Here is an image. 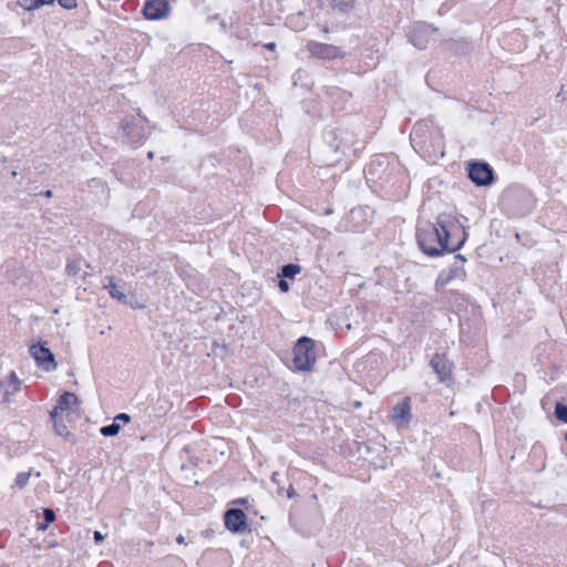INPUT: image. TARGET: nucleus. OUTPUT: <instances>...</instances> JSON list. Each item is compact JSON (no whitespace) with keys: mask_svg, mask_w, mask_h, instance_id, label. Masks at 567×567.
<instances>
[{"mask_svg":"<svg viewBox=\"0 0 567 567\" xmlns=\"http://www.w3.org/2000/svg\"><path fill=\"white\" fill-rule=\"evenodd\" d=\"M467 234L458 218L450 213H441L435 223H426L416 228V240L421 250L436 257L443 252H454L464 245Z\"/></svg>","mask_w":567,"mask_h":567,"instance_id":"1","label":"nucleus"},{"mask_svg":"<svg viewBox=\"0 0 567 567\" xmlns=\"http://www.w3.org/2000/svg\"><path fill=\"white\" fill-rule=\"evenodd\" d=\"M365 175L369 179L380 181L389 190L395 193L403 192L408 184V174L404 166L398 161H390L386 156L373 158L365 168Z\"/></svg>","mask_w":567,"mask_h":567,"instance_id":"2","label":"nucleus"},{"mask_svg":"<svg viewBox=\"0 0 567 567\" xmlns=\"http://www.w3.org/2000/svg\"><path fill=\"white\" fill-rule=\"evenodd\" d=\"M534 205L533 194L520 186L506 189L501 199L502 209L511 218H520L528 215Z\"/></svg>","mask_w":567,"mask_h":567,"instance_id":"3","label":"nucleus"},{"mask_svg":"<svg viewBox=\"0 0 567 567\" xmlns=\"http://www.w3.org/2000/svg\"><path fill=\"white\" fill-rule=\"evenodd\" d=\"M121 136L132 146L144 143L147 138V120L140 113L126 115L121 123Z\"/></svg>","mask_w":567,"mask_h":567,"instance_id":"4","label":"nucleus"},{"mask_svg":"<svg viewBox=\"0 0 567 567\" xmlns=\"http://www.w3.org/2000/svg\"><path fill=\"white\" fill-rule=\"evenodd\" d=\"M315 341L308 337H301L293 347V365L299 371H309L316 362Z\"/></svg>","mask_w":567,"mask_h":567,"instance_id":"5","label":"nucleus"},{"mask_svg":"<svg viewBox=\"0 0 567 567\" xmlns=\"http://www.w3.org/2000/svg\"><path fill=\"white\" fill-rule=\"evenodd\" d=\"M306 48L311 56L323 61H331L346 56V52L333 44L311 40L307 43Z\"/></svg>","mask_w":567,"mask_h":567,"instance_id":"6","label":"nucleus"},{"mask_svg":"<svg viewBox=\"0 0 567 567\" xmlns=\"http://www.w3.org/2000/svg\"><path fill=\"white\" fill-rule=\"evenodd\" d=\"M468 177L477 186H487L494 181V172L487 163L474 162L470 164Z\"/></svg>","mask_w":567,"mask_h":567,"instance_id":"7","label":"nucleus"},{"mask_svg":"<svg viewBox=\"0 0 567 567\" xmlns=\"http://www.w3.org/2000/svg\"><path fill=\"white\" fill-rule=\"evenodd\" d=\"M29 352L39 367L45 371H52L56 368L54 355L44 343H34L30 347Z\"/></svg>","mask_w":567,"mask_h":567,"instance_id":"8","label":"nucleus"},{"mask_svg":"<svg viewBox=\"0 0 567 567\" xmlns=\"http://www.w3.org/2000/svg\"><path fill=\"white\" fill-rule=\"evenodd\" d=\"M225 526L233 533H244L247 525V516L243 509L230 508L225 513Z\"/></svg>","mask_w":567,"mask_h":567,"instance_id":"9","label":"nucleus"},{"mask_svg":"<svg viewBox=\"0 0 567 567\" xmlns=\"http://www.w3.org/2000/svg\"><path fill=\"white\" fill-rule=\"evenodd\" d=\"M430 367L440 382L445 383L451 380L453 363L447 360L445 354L435 353L430 361Z\"/></svg>","mask_w":567,"mask_h":567,"instance_id":"10","label":"nucleus"},{"mask_svg":"<svg viewBox=\"0 0 567 567\" xmlns=\"http://www.w3.org/2000/svg\"><path fill=\"white\" fill-rule=\"evenodd\" d=\"M169 6L165 0H148L143 8V14L148 20H158L168 14Z\"/></svg>","mask_w":567,"mask_h":567,"instance_id":"11","label":"nucleus"},{"mask_svg":"<svg viewBox=\"0 0 567 567\" xmlns=\"http://www.w3.org/2000/svg\"><path fill=\"white\" fill-rule=\"evenodd\" d=\"M434 31L435 29L427 23H417L411 31L410 40L417 49H425L429 43V35Z\"/></svg>","mask_w":567,"mask_h":567,"instance_id":"12","label":"nucleus"},{"mask_svg":"<svg viewBox=\"0 0 567 567\" xmlns=\"http://www.w3.org/2000/svg\"><path fill=\"white\" fill-rule=\"evenodd\" d=\"M79 404V398L72 392H64L58 399L56 405L50 412V419L55 420L58 417L59 412L70 411L73 406Z\"/></svg>","mask_w":567,"mask_h":567,"instance_id":"13","label":"nucleus"},{"mask_svg":"<svg viewBox=\"0 0 567 567\" xmlns=\"http://www.w3.org/2000/svg\"><path fill=\"white\" fill-rule=\"evenodd\" d=\"M391 417L393 421L400 420L405 424L410 423L412 420L410 396H405L401 402L392 408Z\"/></svg>","mask_w":567,"mask_h":567,"instance_id":"14","label":"nucleus"},{"mask_svg":"<svg viewBox=\"0 0 567 567\" xmlns=\"http://www.w3.org/2000/svg\"><path fill=\"white\" fill-rule=\"evenodd\" d=\"M107 284L103 286L104 289L109 291L111 298L117 300L123 305H130L132 308H143V306H134L128 302L126 295L122 291V289L114 282L113 277H106Z\"/></svg>","mask_w":567,"mask_h":567,"instance_id":"15","label":"nucleus"},{"mask_svg":"<svg viewBox=\"0 0 567 567\" xmlns=\"http://www.w3.org/2000/svg\"><path fill=\"white\" fill-rule=\"evenodd\" d=\"M3 389L4 396L8 398L11 394L17 393L21 389V382L14 372H11L9 378L0 383Z\"/></svg>","mask_w":567,"mask_h":567,"instance_id":"16","label":"nucleus"},{"mask_svg":"<svg viewBox=\"0 0 567 567\" xmlns=\"http://www.w3.org/2000/svg\"><path fill=\"white\" fill-rule=\"evenodd\" d=\"M357 0H332V8L340 13H349L353 10Z\"/></svg>","mask_w":567,"mask_h":567,"instance_id":"17","label":"nucleus"},{"mask_svg":"<svg viewBox=\"0 0 567 567\" xmlns=\"http://www.w3.org/2000/svg\"><path fill=\"white\" fill-rule=\"evenodd\" d=\"M54 0H19V4L28 11L40 8L44 4H51Z\"/></svg>","mask_w":567,"mask_h":567,"instance_id":"18","label":"nucleus"},{"mask_svg":"<svg viewBox=\"0 0 567 567\" xmlns=\"http://www.w3.org/2000/svg\"><path fill=\"white\" fill-rule=\"evenodd\" d=\"M301 271V267L296 264H287L282 266L279 276L282 278H295Z\"/></svg>","mask_w":567,"mask_h":567,"instance_id":"19","label":"nucleus"},{"mask_svg":"<svg viewBox=\"0 0 567 567\" xmlns=\"http://www.w3.org/2000/svg\"><path fill=\"white\" fill-rule=\"evenodd\" d=\"M53 422V429L56 435L63 437L66 441H70L72 439L71 432L68 430L66 425L59 422L58 419L51 420Z\"/></svg>","mask_w":567,"mask_h":567,"instance_id":"20","label":"nucleus"},{"mask_svg":"<svg viewBox=\"0 0 567 567\" xmlns=\"http://www.w3.org/2000/svg\"><path fill=\"white\" fill-rule=\"evenodd\" d=\"M121 430V426L120 424H117L115 421L109 425H104L100 429V433L103 435V436H114L116 434H118Z\"/></svg>","mask_w":567,"mask_h":567,"instance_id":"21","label":"nucleus"},{"mask_svg":"<svg viewBox=\"0 0 567 567\" xmlns=\"http://www.w3.org/2000/svg\"><path fill=\"white\" fill-rule=\"evenodd\" d=\"M55 517L56 516H55V513H54L53 509L44 508L43 509L44 523L39 526V529L44 530L49 526V524H51V523H53L55 520Z\"/></svg>","mask_w":567,"mask_h":567,"instance_id":"22","label":"nucleus"},{"mask_svg":"<svg viewBox=\"0 0 567 567\" xmlns=\"http://www.w3.org/2000/svg\"><path fill=\"white\" fill-rule=\"evenodd\" d=\"M81 270V261L80 260H70L66 264L65 271L69 276H78Z\"/></svg>","mask_w":567,"mask_h":567,"instance_id":"23","label":"nucleus"},{"mask_svg":"<svg viewBox=\"0 0 567 567\" xmlns=\"http://www.w3.org/2000/svg\"><path fill=\"white\" fill-rule=\"evenodd\" d=\"M31 472H20L16 477V486L20 489L24 488L30 480Z\"/></svg>","mask_w":567,"mask_h":567,"instance_id":"24","label":"nucleus"},{"mask_svg":"<svg viewBox=\"0 0 567 567\" xmlns=\"http://www.w3.org/2000/svg\"><path fill=\"white\" fill-rule=\"evenodd\" d=\"M555 416L557 420L567 423V405L563 403H557L555 406Z\"/></svg>","mask_w":567,"mask_h":567,"instance_id":"25","label":"nucleus"},{"mask_svg":"<svg viewBox=\"0 0 567 567\" xmlns=\"http://www.w3.org/2000/svg\"><path fill=\"white\" fill-rule=\"evenodd\" d=\"M59 4L68 10L76 8V0H58Z\"/></svg>","mask_w":567,"mask_h":567,"instance_id":"26","label":"nucleus"},{"mask_svg":"<svg viewBox=\"0 0 567 567\" xmlns=\"http://www.w3.org/2000/svg\"><path fill=\"white\" fill-rule=\"evenodd\" d=\"M278 287L282 292H287L289 290V284L284 278L279 280Z\"/></svg>","mask_w":567,"mask_h":567,"instance_id":"27","label":"nucleus"},{"mask_svg":"<svg viewBox=\"0 0 567 567\" xmlns=\"http://www.w3.org/2000/svg\"><path fill=\"white\" fill-rule=\"evenodd\" d=\"M130 420H131V416L128 414H126V413H120L114 419L115 422L116 421H122V422H125V423L130 422Z\"/></svg>","mask_w":567,"mask_h":567,"instance_id":"28","label":"nucleus"},{"mask_svg":"<svg viewBox=\"0 0 567 567\" xmlns=\"http://www.w3.org/2000/svg\"><path fill=\"white\" fill-rule=\"evenodd\" d=\"M93 538L95 543H101L104 539V535L101 532L95 530L93 534Z\"/></svg>","mask_w":567,"mask_h":567,"instance_id":"29","label":"nucleus"},{"mask_svg":"<svg viewBox=\"0 0 567 567\" xmlns=\"http://www.w3.org/2000/svg\"><path fill=\"white\" fill-rule=\"evenodd\" d=\"M453 276H447L445 279L440 276L436 280V284L445 285Z\"/></svg>","mask_w":567,"mask_h":567,"instance_id":"30","label":"nucleus"},{"mask_svg":"<svg viewBox=\"0 0 567 567\" xmlns=\"http://www.w3.org/2000/svg\"><path fill=\"white\" fill-rule=\"evenodd\" d=\"M326 137L329 138V137H333L334 140L337 138V133L334 131H328L326 133Z\"/></svg>","mask_w":567,"mask_h":567,"instance_id":"31","label":"nucleus"},{"mask_svg":"<svg viewBox=\"0 0 567 567\" xmlns=\"http://www.w3.org/2000/svg\"><path fill=\"white\" fill-rule=\"evenodd\" d=\"M265 48L272 51L276 49V43L269 42V43L265 44Z\"/></svg>","mask_w":567,"mask_h":567,"instance_id":"32","label":"nucleus"},{"mask_svg":"<svg viewBox=\"0 0 567 567\" xmlns=\"http://www.w3.org/2000/svg\"><path fill=\"white\" fill-rule=\"evenodd\" d=\"M176 542H177L178 544H185V537H184L183 535H178V536L176 537Z\"/></svg>","mask_w":567,"mask_h":567,"instance_id":"33","label":"nucleus"},{"mask_svg":"<svg viewBox=\"0 0 567 567\" xmlns=\"http://www.w3.org/2000/svg\"><path fill=\"white\" fill-rule=\"evenodd\" d=\"M42 195L47 198H50V197H52L53 194H52V190L48 189V190L43 192Z\"/></svg>","mask_w":567,"mask_h":567,"instance_id":"34","label":"nucleus"},{"mask_svg":"<svg viewBox=\"0 0 567 567\" xmlns=\"http://www.w3.org/2000/svg\"><path fill=\"white\" fill-rule=\"evenodd\" d=\"M330 146L337 152L341 148V144L330 143Z\"/></svg>","mask_w":567,"mask_h":567,"instance_id":"35","label":"nucleus"},{"mask_svg":"<svg viewBox=\"0 0 567 567\" xmlns=\"http://www.w3.org/2000/svg\"><path fill=\"white\" fill-rule=\"evenodd\" d=\"M287 496H288L289 498L295 497V491H293V488H292L291 486H290V489H289V491H288V493H287Z\"/></svg>","mask_w":567,"mask_h":567,"instance_id":"36","label":"nucleus"},{"mask_svg":"<svg viewBox=\"0 0 567 567\" xmlns=\"http://www.w3.org/2000/svg\"><path fill=\"white\" fill-rule=\"evenodd\" d=\"M278 475H279V474H278L277 472H275V473L271 475V481H272V482H275V483H278V478H277V477H278Z\"/></svg>","mask_w":567,"mask_h":567,"instance_id":"37","label":"nucleus"},{"mask_svg":"<svg viewBox=\"0 0 567 567\" xmlns=\"http://www.w3.org/2000/svg\"><path fill=\"white\" fill-rule=\"evenodd\" d=\"M455 259L460 260L461 262H464L465 261V257L462 256V255H456L455 256Z\"/></svg>","mask_w":567,"mask_h":567,"instance_id":"38","label":"nucleus"},{"mask_svg":"<svg viewBox=\"0 0 567 567\" xmlns=\"http://www.w3.org/2000/svg\"><path fill=\"white\" fill-rule=\"evenodd\" d=\"M147 157L148 158H153L154 157V153L153 152H148Z\"/></svg>","mask_w":567,"mask_h":567,"instance_id":"39","label":"nucleus"},{"mask_svg":"<svg viewBox=\"0 0 567 567\" xmlns=\"http://www.w3.org/2000/svg\"><path fill=\"white\" fill-rule=\"evenodd\" d=\"M342 94H344L347 96H351V93L342 92Z\"/></svg>","mask_w":567,"mask_h":567,"instance_id":"40","label":"nucleus"},{"mask_svg":"<svg viewBox=\"0 0 567 567\" xmlns=\"http://www.w3.org/2000/svg\"><path fill=\"white\" fill-rule=\"evenodd\" d=\"M565 440L567 441V432H566V435H565Z\"/></svg>","mask_w":567,"mask_h":567,"instance_id":"41","label":"nucleus"}]
</instances>
